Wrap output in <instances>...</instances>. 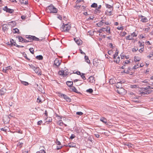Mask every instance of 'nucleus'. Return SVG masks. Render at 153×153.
Listing matches in <instances>:
<instances>
[{"label": "nucleus", "instance_id": "obj_1", "mask_svg": "<svg viewBox=\"0 0 153 153\" xmlns=\"http://www.w3.org/2000/svg\"><path fill=\"white\" fill-rule=\"evenodd\" d=\"M71 28V25L69 24L64 25L63 23V25L61 27V30L62 31L68 32L70 30Z\"/></svg>", "mask_w": 153, "mask_h": 153}, {"label": "nucleus", "instance_id": "obj_2", "mask_svg": "<svg viewBox=\"0 0 153 153\" xmlns=\"http://www.w3.org/2000/svg\"><path fill=\"white\" fill-rule=\"evenodd\" d=\"M46 10L48 12L56 13L57 12V9L53 6H50L47 8Z\"/></svg>", "mask_w": 153, "mask_h": 153}, {"label": "nucleus", "instance_id": "obj_3", "mask_svg": "<svg viewBox=\"0 0 153 153\" xmlns=\"http://www.w3.org/2000/svg\"><path fill=\"white\" fill-rule=\"evenodd\" d=\"M122 82H117V84L116 87L118 88L121 87L120 89L117 90V92L120 94H122V92L125 91V89L122 88L121 86Z\"/></svg>", "mask_w": 153, "mask_h": 153}, {"label": "nucleus", "instance_id": "obj_4", "mask_svg": "<svg viewBox=\"0 0 153 153\" xmlns=\"http://www.w3.org/2000/svg\"><path fill=\"white\" fill-rule=\"evenodd\" d=\"M60 96L63 97L68 102H70L71 101V99L67 96L64 94H60Z\"/></svg>", "mask_w": 153, "mask_h": 153}, {"label": "nucleus", "instance_id": "obj_5", "mask_svg": "<svg viewBox=\"0 0 153 153\" xmlns=\"http://www.w3.org/2000/svg\"><path fill=\"white\" fill-rule=\"evenodd\" d=\"M139 17L141 18L140 21L143 23H146L148 21V20L146 17L142 15H139Z\"/></svg>", "mask_w": 153, "mask_h": 153}, {"label": "nucleus", "instance_id": "obj_6", "mask_svg": "<svg viewBox=\"0 0 153 153\" xmlns=\"http://www.w3.org/2000/svg\"><path fill=\"white\" fill-rule=\"evenodd\" d=\"M3 10L4 11H6L7 12H8L10 13H12L14 12V10H13L8 8L7 6H6L3 8Z\"/></svg>", "mask_w": 153, "mask_h": 153}, {"label": "nucleus", "instance_id": "obj_7", "mask_svg": "<svg viewBox=\"0 0 153 153\" xmlns=\"http://www.w3.org/2000/svg\"><path fill=\"white\" fill-rule=\"evenodd\" d=\"M152 91H142L140 92V94L141 96H143L145 94H149L152 92Z\"/></svg>", "mask_w": 153, "mask_h": 153}, {"label": "nucleus", "instance_id": "obj_8", "mask_svg": "<svg viewBox=\"0 0 153 153\" xmlns=\"http://www.w3.org/2000/svg\"><path fill=\"white\" fill-rule=\"evenodd\" d=\"M74 40L76 43L78 45H80L82 43V41L80 39H79L77 38H75L74 39Z\"/></svg>", "mask_w": 153, "mask_h": 153}, {"label": "nucleus", "instance_id": "obj_9", "mask_svg": "<svg viewBox=\"0 0 153 153\" xmlns=\"http://www.w3.org/2000/svg\"><path fill=\"white\" fill-rule=\"evenodd\" d=\"M61 63V61L58 59H56L54 61V64L57 67L59 66Z\"/></svg>", "mask_w": 153, "mask_h": 153}, {"label": "nucleus", "instance_id": "obj_10", "mask_svg": "<svg viewBox=\"0 0 153 153\" xmlns=\"http://www.w3.org/2000/svg\"><path fill=\"white\" fill-rule=\"evenodd\" d=\"M2 29L4 32L6 31L8 29V25L6 24H4L2 25Z\"/></svg>", "mask_w": 153, "mask_h": 153}, {"label": "nucleus", "instance_id": "obj_11", "mask_svg": "<svg viewBox=\"0 0 153 153\" xmlns=\"http://www.w3.org/2000/svg\"><path fill=\"white\" fill-rule=\"evenodd\" d=\"M20 2L21 4H27L28 3L27 0H20Z\"/></svg>", "mask_w": 153, "mask_h": 153}, {"label": "nucleus", "instance_id": "obj_12", "mask_svg": "<svg viewBox=\"0 0 153 153\" xmlns=\"http://www.w3.org/2000/svg\"><path fill=\"white\" fill-rule=\"evenodd\" d=\"M33 36L31 35H26V36L25 37L26 39H28L29 41L30 42H32V37Z\"/></svg>", "mask_w": 153, "mask_h": 153}, {"label": "nucleus", "instance_id": "obj_13", "mask_svg": "<svg viewBox=\"0 0 153 153\" xmlns=\"http://www.w3.org/2000/svg\"><path fill=\"white\" fill-rule=\"evenodd\" d=\"M89 81L91 83H93L94 81V77L92 76H91L89 78Z\"/></svg>", "mask_w": 153, "mask_h": 153}, {"label": "nucleus", "instance_id": "obj_14", "mask_svg": "<svg viewBox=\"0 0 153 153\" xmlns=\"http://www.w3.org/2000/svg\"><path fill=\"white\" fill-rule=\"evenodd\" d=\"M66 84L68 86L71 87L73 84V82L72 81H68L66 82Z\"/></svg>", "mask_w": 153, "mask_h": 153}, {"label": "nucleus", "instance_id": "obj_15", "mask_svg": "<svg viewBox=\"0 0 153 153\" xmlns=\"http://www.w3.org/2000/svg\"><path fill=\"white\" fill-rule=\"evenodd\" d=\"M5 91L6 90L4 88H2L0 90L1 95H4V93L6 92Z\"/></svg>", "mask_w": 153, "mask_h": 153}, {"label": "nucleus", "instance_id": "obj_16", "mask_svg": "<svg viewBox=\"0 0 153 153\" xmlns=\"http://www.w3.org/2000/svg\"><path fill=\"white\" fill-rule=\"evenodd\" d=\"M68 146L70 147H75L76 146V144L73 143H70L68 144Z\"/></svg>", "mask_w": 153, "mask_h": 153}, {"label": "nucleus", "instance_id": "obj_17", "mask_svg": "<svg viewBox=\"0 0 153 153\" xmlns=\"http://www.w3.org/2000/svg\"><path fill=\"white\" fill-rule=\"evenodd\" d=\"M17 37L18 38L19 41V42L23 43L24 38L21 36H18Z\"/></svg>", "mask_w": 153, "mask_h": 153}, {"label": "nucleus", "instance_id": "obj_18", "mask_svg": "<svg viewBox=\"0 0 153 153\" xmlns=\"http://www.w3.org/2000/svg\"><path fill=\"white\" fill-rule=\"evenodd\" d=\"M126 40H131L134 39L133 38L131 35H129L128 36L126 37Z\"/></svg>", "mask_w": 153, "mask_h": 153}, {"label": "nucleus", "instance_id": "obj_19", "mask_svg": "<svg viewBox=\"0 0 153 153\" xmlns=\"http://www.w3.org/2000/svg\"><path fill=\"white\" fill-rule=\"evenodd\" d=\"M100 120L102 122L104 123H107V121L105 118L104 117H102L100 119Z\"/></svg>", "mask_w": 153, "mask_h": 153}, {"label": "nucleus", "instance_id": "obj_20", "mask_svg": "<svg viewBox=\"0 0 153 153\" xmlns=\"http://www.w3.org/2000/svg\"><path fill=\"white\" fill-rule=\"evenodd\" d=\"M85 61L87 62L89 64L90 63V60L89 59L88 57V56H85Z\"/></svg>", "mask_w": 153, "mask_h": 153}, {"label": "nucleus", "instance_id": "obj_21", "mask_svg": "<svg viewBox=\"0 0 153 153\" xmlns=\"http://www.w3.org/2000/svg\"><path fill=\"white\" fill-rule=\"evenodd\" d=\"M32 37V41L33 40H35V41H39V38H38L36 37L35 36H33Z\"/></svg>", "mask_w": 153, "mask_h": 153}, {"label": "nucleus", "instance_id": "obj_22", "mask_svg": "<svg viewBox=\"0 0 153 153\" xmlns=\"http://www.w3.org/2000/svg\"><path fill=\"white\" fill-rule=\"evenodd\" d=\"M36 58L38 60H41L43 59V56L41 55H39V56H37L36 57Z\"/></svg>", "mask_w": 153, "mask_h": 153}, {"label": "nucleus", "instance_id": "obj_23", "mask_svg": "<svg viewBox=\"0 0 153 153\" xmlns=\"http://www.w3.org/2000/svg\"><path fill=\"white\" fill-rule=\"evenodd\" d=\"M130 87L131 88H139V86L137 85H131L130 86Z\"/></svg>", "mask_w": 153, "mask_h": 153}, {"label": "nucleus", "instance_id": "obj_24", "mask_svg": "<svg viewBox=\"0 0 153 153\" xmlns=\"http://www.w3.org/2000/svg\"><path fill=\"white\" fill-rule=\"evenodd\" d=\"M72 87V91L74 92L77 93L78 91L77 89L74 86H73L72 85L71 86Z\"/></svg>", "mask_w": 153, "mask_h": 153}, {"label": "nucleus", "instance_id": "obj_25", "mask_svg": "<svg viewBox=\"0 0 153 153\" xmlns=\"http://www.w3.org/2000/svg\"><path fill=\"white\" fill-rule=\"evenodd\" d=\"M34 71H35V72L36 73H39L40 69L38 67H36L35 69H34Z\"/></svg>", "mask_w": 153, "mask_h": 153}, {"label": "nucleus", "instance_id": "obj_26", "mask_svg": "<svg viewBox=\"0 0 153 153\" xmlns=\"http://www.w3.org/2000/svg\"><path fill=\"white\" fill-rule=\"evenodd\" d=\"M64 71L63 70L59 71L58 72V74L60 75H62L64 77Z\"/></svg>", "mask_w": 153, "mask_h": 153}, {"label": "nucleus", "instance_id": "obj_27", "mask_svg": "<svg viewBox=\"0 0 153 153\" xmlns=\"http://www.w3.org/2000/svg\"><path fill=\"white\" fill-rule=\"evenodd\" d=\"M23 143V142H21L20 141L18 143L17 146L21 148L22 147Z\"/></svg>", "mask_w": 153, "mask_h": 153}, {"label": "nucleus", "instance_id": "obj_28", "mask_svg": "<svg viewBox=\"0 0 153 153\" xmlns=\"http://www.w3.org/2000/svg\"><path fill=\"white\" fill-rule=\"evenodd\" d=\"M97 7V4L95 3H94L93 4H92V5H91V7L93 8H96Z\"/></svg>", "mask_w": 153, "mask_h": 153}, {"label": "nucleus", "instance_id": "obj_29", "mask_svg": "<svg viewBox=\"0 0 153 153\" xmlns=\"http://www.w3.org/2000/svg\"><path fill=\"white\" fill-rule=\"evenodd\" d=\"M105 21L104 19H102V20L99 23V24L100 26L103 25V23H105Z\"/></svg>", "mask_w": 153, "mask_h": 153}, {"label": "nucleus", "instance_id": "obj_30", "mask_svg": "<svg viewBox=\"0 0 153 153\" xmlns=\"http://www.w3.org/2000/svg\"><path fill=\"white\" fill-rule=\"evenodd\" d=\"M10 42V44L12 45H14V44L15 43H16V42L14 41V40L13 39H11Z\"/></svg>", "mask_w": 153, "mask_h": 153}, {"label": "nucleus", "instance_id": "obj_31", "mask_svg": "<svg viewBox=\"0 0 153 153\" xmlns=\"http://www.w3.org/2000/svg\"><path fill=\"white\" fill-rule=\"evenodd\" d=\"M120 61V58L119 56L117 57L116 60H115L114 62H116L117 63H119Z\"/></svg>", "mask_w": 153, "mask_h": 153}, {"label": "nucleus", "instance_id": "obj_32", "mask_svg": "<svg viewBox=\"0 0 153 153\" xmlns=\"http://www.w3.org/2000/svg\"><path fill=\"white\" fill-rule=\"evenodd\" d=\"M13 30H14V31H15L14 32H13L14 33H19V30L17 28H16L14 29Z\"/></svg>", "mask_w": 153, "mask_h": 153}, {"label": "nucleus", "instance_id": "obj_33", "mask_svg": "<svg viewBox=\"0 0 153 153\" xmlns=\"http://www.w3.org/2000/svg\"><path fill=\"white\" fill-rule=\"evenodd\" d=\"M142 91H149L148 88H141Z\"/></svg>", "mask_w": 153, "mask_h": 153}, {"label": "nucleus", "instance_id": "obj_34", "mask_svg": "<svg viewBox=\"0 0 153 153\" xmlns=\"http://www.w3.org/2000/svg\"><path fill=\"white\" fill-rule=\"evenodd\" d=\"M21 82L22 84L25 86L29 84L28 82L25 81H22Z\"/></svg>", "mask_w": 153, "mask_h": 153}, {"label": "nucleus", "instance_id": "obj_35", "mask_svg": "<svg viewBox=\"0 0 153 153\" xmlns=\"http://www.w3.org/2000/svg\"><path fill=\"white\" fill-rule=\"evenodd\" d=\"M58 123L60 126H62L63 124V123L61 120H59L58 121Z\"/></svg>", "mask_w": 153, "mask_h": 153}, {"label": "nucleus", "instance_id": "obj_36", "mask_svg": "<svg viewBox=\"0 0 153 153\" xmlns=\"http://www.w3.org/2000/svg\"><path fill=\"white\" fill-rule=\"evenodd\" d=\"M139 43L140 44V47H143V48H144V42H140V41L139 42Z\"/></svg>", "mask_w": 153, "mask_h": 153}, {"label": "nucleus", "instance_id": "obj_37", "mask_svg": "<svg viewBox=\"0 0 153 153\" xmlns=\"http://www.w3.org/2000/svg\"><path fill=\"white\" fill-rule=\"evenodd\" d=\"M108 27H103L102 29V31H106L107 30V29H108Z\"/></svg>", "mask_w": 153, "mask_h": 153}, {"label": "nucleus", "instance_id": "obj_38", "mask_svg": "<svg viewBox=\"0 0 153 153\" xmlns=\"http://www.w3.org/2000/svg\"><path fill=\"white\" fill-rule=\"evenodd\" d=\"M84 75L85 74L84 73H82L80 75L82 77V78L84 80L86 79V78Z\"/></svg>", "mask_w": 153, "mask_h": 153}, {"label": "nucleus", "instance_id": "obj_39", "mask_svg": "<svg viewBox=\"0 0 153 153\" xmlns=\"http://www.w3.org/2000/svg\"><path fill=\"white\" fill-rule=\"evenodd\" d=\"M14 46H15L19 48H22L24 47V46L18 45L16 43H15L14 44Z\"/></svg>", "mask_w": 153, "mask_h": 153}, {"label": "nucleus", "instance_id": "obj_40", "mask_svg": "<svg viewBox=\"0 0 153 153\" xmlns=\"http://www.w3.org/2000/svg\"><path fill=\"white\" fill-rule=\"evenodd\" d=\"M87 92H89L90 93H91L93 92V90L91 88L89 89L86 90Z\"/></svg>", "mask_w": 153, "mask_h": 153}, {"label": "nucleus", "instance_id": "obj_41", "mask_svg": "<svg viewBox=\"0 0 153 153\" xmlns=\"http://www.w3.org/2000/svg\"><path fill=\"white\" fill-rule=\"evenodd\" d=\"M46 122H50L52 121V119L51 117L47 118L46 119Z\"/></svg>", "mask_w": 153, "mask_h": 153}, {"label": "nucleus", "instance_id": "obj_42", "mask_svg": "<svg viewBox=\"0 0 153 153\" xmlns=\"http://www.w3.org/2000/svg\"><path fill=\"white\" fill-rule=\"evenodd\" d=\"M107 8H111L113 7L112 6H111L110 5H109L108 4H105Z\"/></svg>", "mask_w": 153, "mask_h": 153}, {"label": "nucleus", "instance_id": "obj_43", "mask_svg": "<svg viewBox=\"0 0 153 153\" xmlns=\"http://www.w3.org/2000/svg\"><path fill=\"white\" fill-rule=\"evenodd\" d=\"M29 50L31 53L33 54L34 53V50L33 48H30Z\"/></svg>", "mask_w": 153, "mask_h": 153}, {"label": "nucleus", "instance_id": "obj_44", "mask_svg": "<svg viewBox=\"0 0 153 153\" xmlns=\"http://www.w3.org/2000/svg\"><path fill=\"white\" fill-rule=\"evenodd\" d=\"M36 153H46L44 150H41L40 151L37 152Z\"/></svg>", "mask_w": 153, "mask_h": 153}, {"label": "nucleus", "instance_id": "obj_45", "mask_svg": "<svg viewBox=\"0 0 153 153\" xmlns=\"http://www.w3.org/2000/svg\"><path fill=\"white\" fill-rule=\"evenodd\" d=\"M69 72L68 71H66L65 72H64V77L66 76L69 74Z\"/></svg>", "mask_w": 153, "mask_h": 153}, {"label": "nucleus", "instance_id": "obj_46", "mask_svg": "<svg viewBox=\"0 0 153 153\" xmlns=\"http://www.w3.org/2000/svg\"><path fill=\"white\" fill-rule=\"evenodd\" d=\"M125 145L128 146L129 148H131L132 147V146L133 145L132 144L130 143H128L127 144H126Z\"/></svg>", "mask_w": 153, "mask_h": 153}, {"label": "nucleus", "instance_id": "obj_47", "mask_svg": "<svg viewBox=\"0 0 153 153\" xmlns=\"http://www.w3.org/2000/svg\"><path fill=\"white\" fill-rule=\"evenodd\" d=\"M131 36L132 37H136L137 36V34H136L135 33L133 32V33H132L131 34Z\"/></svg>", "mask_w": 153, "mask_h": 153}, {"label": "nucleus", "instance_id": "obj_48", "mask_svg": "<svg viewBox=\"0 0 153 153\" xmlns=\"http://www.w3.org/2000/svg\"><path fill=\"white\" fill-rule=\"evenodd\" d=\"M139 67V66L138 65V64H137V65H135L133 67V69H136L138 68Z\"/></svg>", "mask_w": 153, "mask_h": 153}, {"label": "nucleus", "instance_id": "obj_49", "mask_svg": "<svg viewBox=\"0 0 153 153\" xmlns=\"http://www.w3.org/2000/svg\"><path fill=\"white\" fill-rule=\"evenodd\" d=\"M75 137V135L74 134H72L70 137V139H73Z\"/></svg>", "mask_w": 153, "mask_h": 153}, {"label": "nucleus", "instance_id": "obj_50", "mask_svg": "<svg viewBox=\"0 0 153 153\" xmlns=\"http://www.w3.org/2000/svg\"><path fill=\"white\" fill-rule=\"evenodd\" d=\"M76 114L79 115H82L83 114L81 112H77L76 113Z\"/></svg>", "mask_w": 153, "mask_h": 153}, {"label": "nucleus", "instance_id": "obj_51", "mask_svg": "<svg viewBox=\"0 0 153 153\" xmlns=\"http://www.w3.org/2000/svg\"><path fill=\"white\" fill-rule=\"evenodd\" d=\"M126 34V32H123L121 33V35L122 36H125Z\"/></svg>", "mask_w": 153, "mask_h": 153}, {"label": "nucleus", "instance_id": "obj_52", "mask_svg": "<svg viewBox=\"0 0 153 153\" xmlns=\"http://www.w3.org/2000/svg\"><path fill=\"white\" fill-rule=\"evenodd\" d=\"M110 27H108V29H107V30L106 31L109 34H111V32L110 31Z\"/></svg>", "mask_w": 153, "mask_h": 153}, {"label": "nucleus", "instance_id": "obj_53", "mask_svg": "<svg viewBox=\"0 0 153 153\" xmlns=\"http://www.w3.org/2000/svg\"><path fill=\"white\" fill-rule=\"evenodd\" d=\"M130 62L129 60H126L125 61V62H123V64L124 63L125 64H128V63Z\"/></svg>", "mask_w": 153, "mask_h": 153}, {"label": "nucleus", "instance_id": "obj_54", "mask_svg": "<svg viewBox=\"0 0 153 153\" xmlns=\"http://www.w3.org/2000/svg\"><path fill=\"white\" fill-rule=\"evenodd\" d=\"M37 102L38 103H42L41 100L40 99H39V97H38L37 98Z\"/></svg>", "mask_w": 153, "mask_h": 153}, {"label": "nucleus", "instance_id": "obj_55", "mask_svg": "<svg viewBox=\"0 0 153 153\" xmlns=\"http://www.w3.org/2000/svg\"><path fill=\"white\" fill-rule=\"evenodd\" d=\"M62 148V146H60V145L57 146L56 149L57 150H58L60 149H61Z\"/></svg>", "mask_w": 153, "mask_h": 153}, {"label": "nucleus", "instance_id": "obj_56", "mask_svg": "<svg viewBox=\"0 0 153 153\" xmlns=\"http://www.w3.org/2000/svg\"><path fill=\"white\" fill-rule=\"evenodd\" d=\"M134 61L135 62H138L140 60V59H137L136 58V57L135 56V58L134 59Z\"/></svg>", "mask_w": 153, "mask_h": 153}, {"label": "nucleus", "instance_id": "obj_57", "mask_svg": "<svg viewBox=\"0 0 153 153\" xmlns=\"http://www.w3.org/2000/svg\"><path fill=\"white\" fill-rule=\"evenodd\" d=\"M117 29L118 30H123V27H118L117 28Z\"/></svg>", "mask_w": 153, "mask_h": 153}, {"label": "nucleus", "instance_id": "obj_58", "mask_svg": "<svg viewBox=\"0 0 153 153\" xmlns=\"http://www.w3.org/2000/svg\"><path fill=\"white\" fill-rule=\"evenodd\" d=\"M153 56V53H150L149 56H147V57L148 58H150L152 57Z\"/></svg>", "mask_w": 153, "mask_h": 153}, {"label": "nucleus", "instance_id": "obj_59", "mask_svg": "<svg viewBox=\"0 0 153 153\" xmlns=\"http://www.w3.org/2000/svg\"><path fill=\"white\" fill-rule=\"evenodd\" d=\"M42 123V120H40V121H39L38 122H37V124L38 125H41Z\"/></svg>", "mask_w": 153, "mask_h": 153}, {"label": "nucleus", "instance_id": "obj_60", "mask_svg": "<svg viewBox=\"0 0 153 153\" xmlns=\"http://www.w3.org/2000/svg\"><path fill=\"white\" fill-rule=\"evenodd\" d=\"M116 51V52L114 54V56L117 57L118 56V51Z\"/></svg>", "mask_w": 153, "mask_h": 153}, {"label": "nucleus", "instance_id": "obj_61", "mask_svg": "<svg viewBox=\"0 0 153 153\" xmlns=\"http://www.w3.org/2000/svg\"><path fill=\"white\" fill-rule=\"evenodd\" d=\"M29 42V41L28 40H27L25 39H24L23 43H24V42L27 43V42Z\"/></svg>", "mask_w": 153, "mask_h": 153}, {"label": "nucleus", "instance_id": "obj_62", "mask_svg": "<svg viewBox=\"0 0 153 153\" xmlns=\"http://www.w3.org/2000/svg\"><path fill=\"white\" fill-rule=\"evenodd\" d=\"M30 67L32 69H33L34 70V69H35V68H36V67H35L33 65H31V66H30Z\"/></svg>", "mask_w": 153, "mask_h": 153}, {"label": "nucleus", "instance_id": "obj_63", "mask_svg": "<svg viewBox=\"0 0 153 153\" xmlns=\"http://www.w3.org/2000/svg\"><path fill=\"white\" fill-rule=\"evenodd\" d=\"M143 48H141L139 50V51L140 52V53H142L143 52Z\"/></svg>", "mask_w": 153, "mask_h": 153}, {"label": "nucleus", "instance_id": "obj_64", "mask_svg": "<svg viewBox=\"0 0 153 153\" xmlns=\"http://www.w3.org/2000/svg\"><path fill=\"white\" fill-rule=\"evenodd\" d=\"M109 46L111 48H113V45L111 43L109 44Z\"/></svg>", "mask_w": 153, "mask_h": 153}]
</instances>
